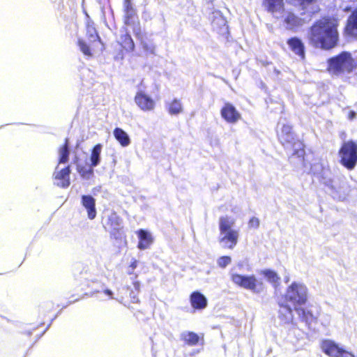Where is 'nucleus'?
<instances>
[{"instance_id": "nucleus-4", "label": "nucleus", "mask_w": 357, "mask_h": 357, "mask_svg": "<svg viewBox=\"0 0 357 357\" xmlns=\"http://www.w3.org/2000/svg\"><path fill=\"white\" fill-rule=\"evenodd\" d=\"M285 301L291 303L299 316L305 317V310L301 307L307 301L308 290L302 282H294L286 289Z\"/></svg>"}, {"instance_id": "nucleus-15", "label": "nucleus", "mask_w": 357, "mask_h": 357, "mask_svg": "<svg viewBox=\"0 0 357 357\" xmlns=\"http://www.w3.org/2000/svg\"><path fill=\"white\" fill-rule=\"evenodd\" d=\"M279 306L278 317L280 320L284 324H293L294 314L291 307L286 301L279 303Z\"/></svg>"}, {"instance_id": "nucleus-22", "label": "nucleus", "mask_w": 357, "mask_h": 357, "mask_svg": "<svg viewBox=\"0 0 357 357\" xmlns=\"http://www.w3.org/2000/svg\"><path fill=\"white\" fill-rule=\"evenodd\" d=\"M113 134L116 139L122 146L126 147L130 145V139L128 135L123 130L116 128L114 129Z\"/></svg>"}, {"instance_id": "nucleus-29", "label": "nucleus", "mask_w": 357, "mask_h": 357, "mask_svg": "<svg viewBox=\"0 0 357 357\" xmlns=\"http://www.w3.org/2000/svg\"><path fill=\"white\" fill-rule=\"evenodd\" d=\"M78 45L80 48V50L82 52V53L88 56H91L92 54L91 52V50L89 47L85 43V42L82 40H78Z\"/></svg>"}, {"instance_id": "nucleus-34", "label": "nucleus", "mask_w": 357, "mask_h": 357, "mask_svg": "<svg viewBox=\"0 0 357 357\" xmlns=\"http://www.w3.org/2000/svg\"><path fill=\"white\" fill-rule=\"evenodd\" d=\"M248 225L251 228L257 229L259 226V220L256 217H252L249 220Z\"/></svg>"}, {"instance_id": "nucleus-3", "label": "nucleus", "mask_w": 357, "mask_h": 357, "mask_svg": "<svg viewBox=\"0 0 357 357\" xmlns=\"http://www.w3.org/2000/svg\"><path fill=\"white\" fill-rule=\"evenodd\" d=\"M327 63L328 73L337 77H342L351 73L357 67L356 60L349 52H342L331 57L328 60Z\"/></svg>"}, {"instance_id": "nucleus-17", "label": "nucleus", "mask_w": 357, "mask_h": 357, "mask_svg": "<svg viewBox=\"0 0 357 357\" xmlns=\"http://www.w3.org/2000/svg\"><path fill=\"white\" fill-rule=\"evenodd\" d=\"M280 17L283 18L284 24L287 29H293L303 24V20L296 17L294 13L286 11L281 15Z\"/></svg>"}, {"instance_id": "nucleus-25", "label": "nucleus", "mask_w": 357, "mask_h": 357, "mask_svg": "<svg viewBox=\"0 0 357 357\" xmlns=\"http://www.w3.org/2000/svg\"><path fill=\"white\" fill-rule=\"evenodd\" d=\"M69 151L68 149V139H66L65 144L59 150V164L66 163L68 160Z\"/></svg>"}, {"instance_id": "nucleus-10", "label": "nucleus", "mask_w": 357, "mask_h": 357, "mask_svg": "<svg viewBox=\"0 0 357 357\" xmlns=\"http://www.w3.org/2000/svg\"><path fill=\"white\" fill-rule=\"evenodd\" d=\"M135 102L144 112L153 111L155 106L154 100L143 91H138L135 96Z\"/></svg>"}, {"instance_id": "nucleus-36", "label": "nucleus", "mask_w": 357, "mask_h": 357, "mask_svg": "<svg viewBox=\"0 0 357 357\" xmlns=\"http://www.w3.org/2000/svg\"><path fill=\"white\" fill-rule=\"evenodd\" d=\"M105 293L107 295L109 296L111 298H112V294H113V293H112V291H110V290H109V289H106V290L105 291Z\"/></svg>"}, {"instance_id": "nucleus-7", "label": "nucleus", "mask_w": 357, "mask_h": 357, "mask_svg": "<svg viewBox=\"0 0 357 357\" xmlns=\"http://www.w3.org/2000/svg\"><path fill=\"white\" fill-rule=\"evenodd\" d=\"M291 126L289 125H283L280 132L278 133V137L283 145H292L295 150L294 153L298 156L303 154V144L300 142H296L294 133L291 130Z\"/></svg>"}, {"instance_id": "nucleus-38", "label": "nucleus", "mask_w": 357, "mask_h": 357, "mask_svg": "<svg viewBox=\"0 0 357 357\" xmlns=\"http://www.w3.org/2000/svg\"><path fill=\"white\" fill-rule=\"evenodd\" d=\"M354 115H355V114L354 112H352L351 114V118H353L354 116Z\"/></svg>"}, {"instance_id": "nucleus-5", "label": "nucleus", "mask_w": 357, "mask_h": 357, "mask_svg": "<svg viewBox=\"0 0 357 357\" xmlns=\"http://www.w3.org/2000/svg\"><path fill=\"white\" fill-rule=\"evenodd\" d=\"M231 281L238 287L251 291L255 294L262 292L265 286L264 284L258 280L255 275H243L237 273L231 275Z\"/></svg>"}, {"instance_id": "nucleus-24", "label": "nucleus", "mask_w": 357, "mask_h": 357, "mask_svg": "<svg viewBox=\"0 0 357 357\" xmlns=\"http://www.w3.org/2000/svg\"><path fill=\"white\" fill-rule=\"evenodd\" d=\"M102 151V145L98 144L94 146L91 155V167H96L100 160V153Z\"/></svg>"}, {"instance_id": "nucleus-2", "label": "nucleus", "mask_w": 357, "mask_h": 357, "mask_svg": "<svg viewBox=\"0 0 357 357\" xmlns=\"http://www.w3.org/2000/svg\"><path fill=\"white\" fill-rule=\"evenodd\" d=\"M236 220L229 215L219 218V243L224 248L233 250L237 245L240 236L239 229H235Z\"/></svg>"}, {"instance_id": "nucleus-39", "label": "nucleus", "mask_w": 357, "mask_h": 357, "mask_svg": "<svg viewBox=\"0 0 357 357\" xmlns=\"http://www.w3.org/2000/svg\"><path fill=\"white\" fill-rule=\"evenodd\" d=\"M344 10H345V11H349V8L347 7V8H344Z\"/></svg>"}, {"instance_id": "nucleus-13", "label": "nucleus", "mask_w": 357, "mask_h": 357, "mask_svg": "<svg viewBox=\"0 0 357 357\" xmlns=\"http://www.w3.org/2000/svg\"><path fill=\"white\" fill-rule=\"evenodd\" d=\"M70 167L68 166L59 170V167H56V170L54 174L55 183L60 187L67 188L70 185Z\"/></svg>"}, {"instance_id": "nucleus-11", "label": "nucleus", "mask_w": 357, "mask_h": 357, "mask_svg": "<svg viewBox=\"0 0 357 357\" xmlns=\"http://www.w3.org/2000/svg\"><path fill=\"white\" fill-rule=\"evenodd\" d=\"M222 118L228 123L235 124L241 119V114L236 107L229 102H226L220 110Z\"/></svg>"}, {"instance_id": "nucleus-30", "label": "nucleus", "mask_w": 357, "mask_h": 357, "mask_svg": "<svg viewBox=\"0 0 357 357\" xmlns=\"http://www.w3.org/2000/svg\"><path fill=\"white\" fill-rule=\"evenodd\" d=\"M124 48L129 51H133L135 49V44L130 36L126 35L123 40Z\"/></svg>"}, {"instance_id": "nucleus-14", "label": "nucleus", "mask_w": 357, "mask_h": 357, "mask_svg": "<svg viewBox=\"0 0 357 357\" xmlns=\"http://www.w3.org/2000/svg\"><path fill=\"white\" fill-rule=\"evenodd\" d=\"M264 6L276 18L284 13L283 0H264Z\"/></svg>"}, {"instance_id": "nucleus-21", "label": "nucleus", "mask_w": 357, "mask_h": 357, "mask_svg": "<svg viewBox=\"0 0 357 357\" xmlns=\"http://www.w3.org/2000/svg\"><path fill=\"white\" fill-rule=\"evenodd\" d=\"M346 32L350 36L357 37V8L349 16L347 20Z\"/></svg>"}, {"instance_id": "nucleus-19", "label": "nucleus", "mask_w": 357, "mask_h": 357, "mask_svg": "<svg viewBox=\"0 0 357 357\" xmlns=\"http://www.w3.org/2000/svg\"><path fill=\"white\" fill-rule=\"evenodd\" d=\"M265 280L271 283L275 289H277L280 285V277L278 274L271 269H264L260 271Z\"/></svg>"}, {"instance_id": "nucleus-18", "label": "nucleus", "mask_w": 357, "mask_h": 357, "mask_svg": "<svg viewBox=\"0 0 357 357\" xmlns=\"http://www.w3.org/2000/svg\"><path fill=\"white\" fill-rule=\"evenodd\" d=\"M137 234L139 239L137 246L138 248L140 250H146L149 248L153 241L151 234L144 229H139Z\"/></svg>"}, {"instance_id": "nucleus-40", "label": "nucleus", "mask_w": 357, "mask_h": 357, "mask_svg": "<svg viewBox=\"0 0 357 357\" xmlns=\"http://www.w3.org/2000/svg\"><path fill=\"white\" fill-rule=\"evenodd\" d=\"M288 280H289V279H288V278H286V280H285V282H288Z\"/></svg>"}, {"instance_id": "nucleus-37", "label": "nucleus", "mask_w": 357, "mask_h": 357, "mask_svg": "<svg viewBox=\"0 0 357 357\" xmlns=\"http://www.w3.org/2000/svg\"><path fill=\"white\" fill-rule=\"evenodd\" d=\"M131 266L132 268H135L137 267V261H135L134 262H132Z\"/></svg>"}, {"instance_id": "nucleus-16", "label": "nucleus", "mask_w": 357, "mask_h": 357, "mask_svg": "<svg viewBox=\"0 0 357 357\" xmlns=\"http://www.w3.org/2000/svg\"><path fill=\"white\" fill-rule=\"evenodd\" d=\"M81 203L87 211L88 218L93 220L96 216L95 199L91 195H82Z\"/></svg>"}, {"instance_id": "nucleus-1", "label": "nucleus", "mask_w": 357, "mask_h": 357, "mask_svg": "<svg viewBox=\"0 0 357 357\" xmlns=\"http://www.w3.org/2000/svg\"><path fill=\"white\" fill-rule=\"evenodd\" d=\"M337 26V21L333 18L317 21L308 33L309 43L317 48L329 50L334 47L338 40Z\"/></svg>"}, {"instance_id": "nucleus-9", "label": "nucleus", "mask_w": 357, "mask_h": 357, "mask_svg": "<svg viewBox=\"0 0 357 357\" xmlns=\"http://www.w3.org/2000/svg\"><path fill=\"white\" fill-rule=\"evenodd\" d=\"M330 190V193L337 199L344 200L347 194L348 189L344 182L339 180H331L326 183Z\"/></svg>"}, {"instance_id": "nucleus-6", "label": "nucleus", "mask_w": 357, "mask_h": 357, "mask_svg": "<svg viewBox=\"0 0 357 357\" xmlns=\"http://www.w3.org/2000/svg\"><path fill=\"white\" fill-rule=\"evenodd\" d=\"M340 162L348 169H353L357 163V142H344L339 152Z\"/></svg>"}, {"instance_id": "nucleus-33", "label": "nucleus", "mask_w": 357, "mask_h": 357, "mask_svg": "<svg viewBox=\"0 0 357 357\" xmlns=\"http://www.w3.org/2000/svg\"><path fill=\"white\" fill-rule=\"evenodd\" d=\"M215 17L217 18V21L215 20H213V23L214 24H220V25H225L226 24V20L224 19V17L222 16V15L220 13H214Z\"/></svg>"}, {"instance_id": "nucleus-31", "label": "nucleus", "mask_w": 357, "mask_h": 357, "mask_svg": "<svg viewBox=\"0 0 357 357\" xmlns=\"http://www.w3.org/2000/svg\"><path fill=\"white\" fill-rule=\"evenodd\" d=\"M290 3L294 6H301L303 9L305 8L306 6L312 2L313 0H287Z\"/></svg>"}, {"instance_id": "nucleus-8", "label": "nucleus", "mask_w": 357, "mask_h": 357, "mask_svg": "<svg viewBox=\"0 0 357 357\" xmlns=\"http://www.w3.org/2000/svg\"><path fill=\"white\" fill-rule=\"evenodd\" d=\"M321 348L322 351L329 357H355L353 353L344 349L331 340L322 341Z\"/></svg>"}, {"instance_id": "nucleus-20", "label": "nucleus", "mask_w": 357, "mask_h": 357, "mask_svg": "<svg viewBox=\"0 0 357 357\" xmlns=\"http://www.w3.org/2000/svg\"><path fill=\"white\" fill-rule=\"evenodd\" d=\"M290 49L297 55H298L301 59H304L305 53H304V45L301 40L296 38H291L287 42Z\"/></svg>"}, {"instance_id": "nucleus-32", "label": "nucleus", "mask_w": 357, "mask_h": 357, "mask_svg": "<svg viewBox=\"0 0 357 357\" xmlns=\"http://www.w3.org/2000/svg\"><path fill=\"white\" fill-rule=\"evenodd\" d=\"M87 33L89 34V39L91 41H96L99 37L96 33V31L93 27H88Z\"/></svg>"}, {"instance_id": "nucleus-27", "label": "nucleus", "mask_w": 357, "mask_h": 357, "mask_svg": "<svg viewBox=\"0 0 357 357\" xmlns=\"http://www.w3.org/2000/svg\"><path fill=\"white\" fill-rule=\"evenodd\" d=\"M183 110L181 102L178 100H174L169 106V112L171 114H178Z\"/></svg>"}, {"instance_id": "nucleus-35", "label": "nucleus", "mask_w": 357, "mask_h": 357, "mask_svg": "<svg viewBox=\"0 0 357 357\" xmlns=\"http://www.w3.org/2000/svg\"><path fill=\"white\" fill-rule=\"evenodd\" d=\"M125 6H126L127 10H128L130 7V1H128V0H126L125 1Z\"/></svg>"}, {"instance_id": "nucleus-26", "label": "nucleus", "mask_w": 357, "mask_h": 357, "mask_svg": "<svg viewBox=\"0 0 357 357\" xmlns=\"http://www.w3.org/2000/svg\"><path fill=\"white\" fill-rule=\"evenodd\" d=\"M77 169L80 176L84 179H89L93 176V171L91 167H86L78 165Z\"/></svg>"}, {"instance_id": "nucleus-28", "label": "nucleus", "mask_w": 357, "mask_h": 357, "mask_svg": "<svg viewBox=\"0 0 357 357\" xmlns=\"http://www.w3.org/2000/svg\"><path fill=\"white\" fill-rule=\"evenodd\" d=\"M231 263V258L229 256H222L217 259V264L222 268H226Z\"/></svg>"}, {"instance_id": "nucleus-23", "label": "nucleus", "mask_w": 357, "mask_h": 357, "mask_svg": "<svg viewBox=\"0 0 357 357\" xmlns=\"http://www.w3.org/2000/svg\"><path fill=\"white\" fill-rule=\"evenodd\" d=\"M181 339L188 345H196L201 337L199 335L193 332L185 331L181 334Z\"/></svg>"}, {"instance_id": "nucleus-12", "label": "nucleus", "mask_w": 357, "mask_h": 357, "mask_svg": "<svg viewBox=\"0 0 357 357\" xmlns=\"http://www.w3.org/2000/svg\"><path fill=\"white\" fill-rule=\"evenodd\" d=\"M190 303L194 310H202L208 305L206 297L198 291H193L190 296Z\"/></svg>"}]
</instances>
